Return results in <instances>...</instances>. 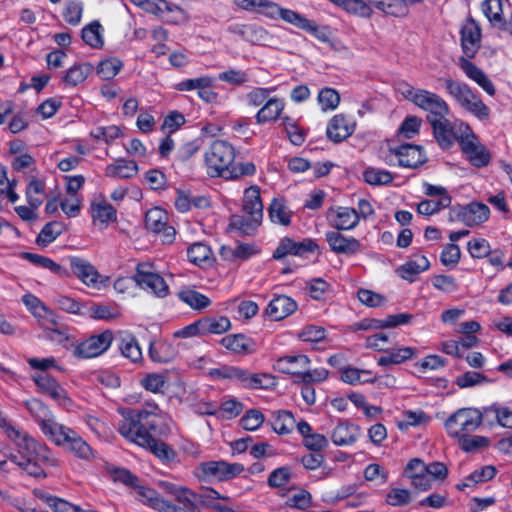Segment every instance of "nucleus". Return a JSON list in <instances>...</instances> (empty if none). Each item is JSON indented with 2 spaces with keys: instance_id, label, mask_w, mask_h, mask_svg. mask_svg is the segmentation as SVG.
I'll use <instances>...</instances> for the list:
<instances>
[{
  "instance_id": "obj_64",
  "label": "nucleus",
  "mask_w": 512,
  "mask_h": 512,
  "mask_svg": "<svg viewBox=\"0 0 512 512\" xmlns=\"http://www.w3.org/2000/svg\"><path fill=\"white\" fill-rule=\"evenodd\" d=\"M211 249L206 244L196 242L187 249V258L194 265L202 266L203 263L209 261Z\"/></svg>"
},
{
  "instance_id": "obj_9",
  "label": "nucleus",
  "mask_w": 512,
  "mask_h": 512,
  "mask_svg": "<svg viewBox=\"0 0 512 512\" xmlns=\"http://www.w3.org/2000/svg\"><path fill=\"white\" fill-rule=\"evenodd\" d=\"M122 419L118 423V432L123 437L126 435L125 429L131 428L132 433L148 431L145 421H150L151 416L159 418L160 423L167 424L158 404L154 401H147L142 409L123 408L120 410Z\"/></svg>"
},
{
  "instance_id": "obj_21",
  "label": "nucleus",
  "mask_w": 512,
  "mask_h": 512,
  "mask_svg": "<svg viewBox=\"0 0 512 512\" xmlns=\"http://www.w3.org/2000/svg\"><path fill=\"white\" fill-rule=\"evenodd\" d=\"M60 373L34 375V384L40 393L49 396L51 399L63 406L72 404L67 391L59 384Z\"/></svg>"
},
{
  "instance_id": "obj_61",
  "label": "nucleus",
  "mask_w": 512,
  "mask_h": 512,
  "mask_svg": "<svg viewBox=\"0 0 512 512\" xmlns=\"http://www.w3.org/2000/svg\"><path fill=\"white\" fill-rule=\"evenodd\" d=\"M363 179L372 186L388 185L392 183L393 175L387 170L368 167L363 172Z\"/></svg>"
},
{
  "instance_id": "obj_11",
  "label": "nucleus",
  "mask_w": 512,
  "mask_h": 512,
  "mask_svg": "<svg viewBox=\"0 0 512 512\" xmlns=\"http://www.w3.org/2000/svg\"><path fill=\"white\" fill-rule=\"evenodd\" d=\"M480 414L476 407H463L453 412L444 422V428L451 438L475 432L480 427Z\"/></svg>"
},
{
  "instance_id": "obj_63",
  "label": "nucleus",
  "mask_w": 512,
  "mask_h": 512,
  "mask_svg": "<svg viewBox=\"0 0 512 512\" xmlns=\"http://www.w3.org/2000/svg\"><path fill=\"white\" fill-rule=\"evenodd\" d=\"M64 372L65 368L60 365L54 356L45 358L34 357V375Z\"/></svg>"
},
{
  "instance_id": "obj_20",
  "label": "nucleus",
  "mask_w": 512,
  "mask_h": 512,
  "mask_svg": "<svg viewBox=\"0 0 512 512\" xmlns=\"http://www.w3.org/2000/svg\"><path fill=\"white\" fill-rule=\"evenodd\" d=\"M319 249L315 239L304 238L301 241H295L293 238L285 236L280 239L275 248L272 258L274 260H282L288 255L304 257L313 254Z\"/></svg>"
},
{
  "instance_id": "obj_49",
  "label": "nucleus",
  "mask_w": 512,
  "mask_h": 512,
  "mask_svg": "<svg viewBox=\"0 0 512 512\" xmlns=\"http://www.w3.org/2000/svg\"><path fill=\"white\" fill-rule=\"evenodd\" d=\"M65 231V225L61 221H50L46 223L43 228L38 233L35 243L41 247L45 248L54 242L58 236H60Z\"/></svg>"
},
{
  "instance_id": "obj_31",
  "label": "nucleus",
  "mask_w": 512,
  "mask_h": 512,
  "mask_svg": "<svg viewBox=\"0 0 512 512\" xmlns=\"http://www.w3.org/2000/svg\"><path fill=\"white\" fill-rule=\"evenodd\" d=\"M426 464L420 458H412L404 469V475L411 480V485L419 491L431 489L430 476Z\"/></svg>"
},
{
  "instance_id": "obj_36",
  "label": "nucleus",
  "mask_w": 512,
  "mask_h": 512,
  "mask_svg": "<svg viewBox=\"0 0 512 512\" xmlns=\"http://www.w3.org/2000/svg\"><path fill=\"white\" fill-rule=\"evenodd\" d=\"M90 213L95 224L103 225L106 228L111 222L117 220L116 208L108 203L102 196L95 198L90 204Z\"/></svg>"
},
{
  "instance_id": "obj_2",
  "label": "nucleus",
  "mask_w": 512,
  "mask_h": 512,
  "mask_svg": "<svg viewBox=\"0 0 512 512\" xmlns=\"http://www.w3.org/2000/svg\"><path fill=\"white\" fill-rule=\"evenodd\" d=\"M263 209L260 187L252 185L246 188L242 198V211L245 215H231L229 229L239 231L243 235H254L262 223Z\"/></svg>"
},
{
  "instance_id": "obj_3",
  "label": "nucleus",
  "mask_w": 512,
  "mask_h": 512,
  "mask_svg": "<svg viewBox=\"0 0 512 512\" xmlns=\"http://www.w3.org/2000/svg\"><path fill=\"white\" fill-rule=\"evenodd\" d=\"M257 14H260L271 20L281 19L298 29H301L320 42L326 43L329 41V29L326 26H319L316 22L309 20L304 15L289 8H284L278 3L271 0H261L259 3Z\"/></svg>"
},
{
  "instance_id": "obj_6",
  "label": "nucleus",
  "mask_w": 512,
  "mask_h": 512,
  "mask_svg": "<svg viewBox=\"0 0 512 512\" xmlns=\"http://www.w3.org/2000/svg\"><path fill=\"white\" fill-rule=\"evenodd\" d=\"M441 81L445 85L446 92L462 108L481 121H486L490 118V108L472 91L468 84L452 78H443Z\"/></svg>"
},
{
  "instance_id": "obj_29",
  "label": "nucleus",
  "mask_w": 512,
  "mask_h": 512,
  "mask_svg": "<svg viewBox=\"0 0 512 512\" xmlns=\"http://www.w3.org/2000/svg\"><path fill=\"white\" fill-rule=\"evenodd\" d=\"M298 309L297 302L287 295H275L268 303L264 313L272 321H281Z\"/></svg>"
},
{
  "instance_id": "obj_39",
  "label": "nucleus",
  "mask_w": 512,
  "mask_h": 512,
  "mask_svg": "<svg viewBox=\"0 0 512 512\" xmlns=\"http://www.w3.org/2000/svg\"><path fill=\"white\" fill-rule=\"evenodd\" d=\"M148 355L154 363H169L177 356L173 344L163 339H153L149 342Z\"/></svg>"
},
{
  "instance_id": "obj_57",
  "label": "nucleus",
  "mask_w": 512,
  "mask_h": 512,
  "mask_svg": "<svg viewBox=\"0 0 512 512\" xmlns=\"http://www.w3.org/2000/svg\"><path fill=\"white\" fill-rule=\"evenodd\" d=\"M451 196L438 198V200L424 199L417 204L416 211L420 215L431 216L445 208L451 207Z\"/></svg>"
},
{
  "instance_id": "obj_32",
  "label": "nucleus",
  "mask_w": 512,
  "mask_h": 512,
  "mask_svg": "<svg viewBox=\"0 0 512 512\" xmlns=\"http://www.w3.org/2000/svg\"><path fill=\"white\" fill-rule=\"evenodd\" d=\"M310 363L311 361L307 355H287L276 361V368L283 374L291 375L293 383H295V380H299V376L304 369L310 367Z\"/></svg>"
},
{
  "instance_id": "obj_52",
  "label": "nucleus",
  "mask_w": 512,
  "mask_h": 512,
  "mask_svg": "<svg viewBox=\"0 0 512 512\" xmlns=\"http://www.w3.org/2000/svg\"><path fill=\"white\" fill-rule=\"evenodd\" d=\"M295 424L296 421L291 411L278 410L273 413L271 427L278 435L290 434L293 431Z\"/></svg>"
},
{
  "instance_id": "obj_15",
  "label": "nucleus",
  "mask_w": 512,
  "mask_h": 512,
  "mask_svg": "<svg viewBox=\"0 0 512 512\" xmlns=\"http://www.w3.org/2000/svg\"><path fill=\"white\" fill-rule=\"evenodd\" d=\"M0 427L19 448L17 453L11 455L10 460L23 470H27L32 459V453L30 451L31 439L29 435L22 433L18 428L13 426L8 419L3 416L1 411Z\"/></svg>"
},
{
  "instance_id": "obj_59",
  "label": "nucleus",
  "mask_w": 512,
  "mask_h": 512,
  "mask_svg": "<svg viewBox=\"0 0 512 512\" xmlns=\"http://www.w3.org/2000/svg\"><path fill=\"white\" fill-rule=\"evenodd\" d=\"M293 472L290 466H281L271 471L267 478L270 488L284 489L289 484Z\"/></svg>"
},
{
  "instance_id": "obj_17",
  "label": "nucleus",
  "mask_w": 512,
  "mask_h": 512,
  "mask_svg": "<svg viewBox=\"0 0 512 512\" xmlns=\"http://www.w3.org/2000/svg\"><path fill=\"white\" fill-rule=\"evenodd\" d=\"M145 228L148 232L158 235L162 243L171 244L175 240V228L169 225L168 212L155 206L150 208L145 214Z\"/></svg>"
},
{
  "instance_id": "obj_33",
  "label": "nucleus",
  "mask_w": 512,
  "mask_h": 512,
  "mask_svg": "<svg viewBox=\"0 0 512 512\" xmlns=\"http://www.w3.org/2000/svg\"><path fill=\"white\" fill-rule=\"evenodd\" d=\"M471 58L460 57L458 64L465 75L476 82L488 95L494 96L496 89L486 73L470 61Z\"/></svg>"
},
{
  "instance_id": "obj_45",
  "label": "nucleus",
  "mask_w": 512,
  "mask_h": 512,
  "mask_svg": "<svg viewBox=\"0 0 512 512\" xmlns=\"http://www.w3.org/2000/svg\"><path fill=\"white\" fill-rule=\"evenodd\" d=\"M220 344L236 354L247 355L253 352L254 340L242 333L230 334L220 340Z\"/></svg>"
},
{
  "instance_id": "obj_44",
  "label": "nucleus",
  "mask_w": 512,
  "mask_h": 512,
  "mask_svg": "<svg viewBox=\"0 0 512 512\" xmlns=\"http://www.w3.org/2000/svg\"><path fill=\"white\" fill-rule=\"evenodd\" d=\"M430 261L425 255H421L419 261L408 260L396 269L397 275L410 283L416 281L417 276L430 269Z\"/></svg>"
},
{
  "instance_id": "obj_35",
  "label": "nucleus",
  "mask_w": 512,
  "mask_h": 512,
  "mask_svg": "<svg viewBox=\"0 0 512 512\" xmlns=\"http://www.w3.org/2000/svg\"><path fill=\"white\" fill-rule=\"evenodd\" d=\"M285 109V101L283 98L273 96L263 104L255 115V121L258 125L274 123L281 118Z\"/></svg>"
},
{
  "instance_id": "obj_7",
  "label": "nucleus",
  "mask_w": 512,
  "mask_h": 512,
  "mask_svg": "<svg viewBox=\"0 0 512 512\" xmlns=\"http://www.w3.org/2000/svg\"><path fill=\"white\" fill-rule=\"evenodd\" d=\"M235 157L236 150L231 143L221 139L212 141L204 154L206 173L211 178H224Z\"/></svg>"
},
{
  "instance_id": "obj_23",
  "label": "nucleus",
  "mask_w": 512,
  "mask_h": 512,
  "mask_svg": "<svg viewBox=\"0 0 512 512\" xmlns=\"http://www.w3.org/2000/svg\"><path fill=\"white\" fill-rule=\"evenodd\" d=\"M481 27L471 16L467 17L460 29L462 57L474 58L481 46Z\"/></svg>"
},
{
  "instance_id": "obj_42",
  "label": "nucleus",
  "mask_w": 512,
  "mask_h": 512,
  "mask_svg": "<svg viewBox=\"0 0 512 512\" xmlns=\"http://www.w3.org/2000/svg\"><path fill=\"white\" fill-rule=\"evenodd\" d=\"M94 66L90 62L75 63L61 77L65 87L74 88L83 83L92 73Z\"/></svg>"
},
{
  "instance_id": "obj_25",
  "label": "nucleus",
  "mask_w": 512,
  "mask_h": 512,
  "mask_svg": "<svg viewBox=\"0 0 512 512\" xmlns=\"http://www.w3.org/2000/svg\"><path fill=\"white\" fill-rule=\"evenodd\" d=\"M82 512L80 506L53 496L41 489H34V512Z\"/></svg>"
},
{
  "instance_id": "obj_60",
  "label": "nucleus",
  "mask_w": 512,
  "mask_h": 512,
  "mask_svg": "<svg viewBox=\"0 0 512 512\" xmlns=\"http://www.w3.org/2000/svg\"><path fill=\"white\" fill-rule=\"evenodd\" d=\"M86 314L95 320H112L120 316V312L116 307L108 304H92L86 306Z\"/></svg>"
},
{
  "instance_id": "obj_26",
  "label": "nucleus",
  "mask_w": 512,
  "mask_h": 512,
  "mask_svg": "<svg viewBox=\"0 0 512 512\" xmlns=\"http://www.w3.org/2000/svg\"><path fill=\"white\" fill-rule=\"evenodd\" d=\"M325 240L330 250L338 255L354 256L362 251V244L357 238L346 236L341 231H327Z\"/></svg>"
},
{
  "instance_id": "obj_43",
  "label": "nucleus",
  "mask_w": 512,
  "mask_h": 512,
  "mask_svg": "<svg viewBox=\"0 0 512 512\" xmlns=\"http://www.w3.org/2000/svg\"><path fill=\"white\" fill-rule=\"evenodd\" d=\"M267 212L270 221L274 224L289 226L292 222L293 212L289 209L283 197L273 198Z\"/></svg>"
},
{
  "instance_id": "obj_51",
  "label": "nucleus",
  "mask_w": 512,
  "mask_h": 512,
  "mask_svg": "<svg viewBox=\"0 0 512 512\" xmlns=\"http://www.w3.org/2000/svg\"><path fill=\"white\" fill-rule=\"evenodd\" d=\"M118 348L121 355L133 363H140L143 360L142 349L138 340L133 334H127L120 339Z\"/></svg>"
},
{
  "instance_id": "obj_50",
  "label": "nucleus",
  "mask_w": 512,
  "mask_h": 512,
  "mask_svg": "<svg viewBox=\"0 0 512 512\" xmlns=\"http://www.w3.org/2000/svg\"><path fill=\"white\" fill-rule=\"evenodd\" d=\"M63 447H66L77 458L83 460L93 458L92 448L75 430H73V434L69 433Z\"/></svg>"
},
{
  "instance_id": "obj_40",
  "label": "nucleus",
  "mask_w": 512,
  "mask_h": 512,
  "mask_svg": "<svg viewBox=\"0 0 512 512\" xmlns=\"http://www.w3.org/2000/svg\"><path fill=\"white\" fill-rule=\"evenodd\" d=\"M175 501L177 504L166 500L163 512H201L197 505V493L187 487L184 488Z\"/></svg>"
},
{
  "instance_id": "obj_1",
  "label": "nucleus",
  "mask_w": 512,
  "mask_h": 512,
  "mask_svg": "<svg viewBox=\"0 0 512 512\" xmlns=\"http://www.w3.org/2000/svg\"><path fill=\"white\" fill-rule=\"evenodd\" d=\"M145 423L148 426V431L137 430L132 433L131 428L128 427L123 438L152 453L163 465L173 467L174 464L179 463L177 452L173 447L159 439L169 433L168 425L160 423L159 418L154 416H151L150 421L146 420Z\"/></svg>"
},
{
  "instance_id": "obj_4",
  "label": "nucleus",
  "mask_w": 512,
  "mask_h": 512,
  "mask_svg": "<svg viewBox=\"0 0 512 512\" xmlns=\"http://www.w3.org/2000/svg\"><path fill=\"white\" fill-rule=\"evenodd\" d=\"M211 376L236 381L242 388L249 390H272L277 386L276 377L270 373H251L248 369L237 366L223 365L214 368Z\"/></svg>"
},
{
  "instance_id": "obj_38",
  "label": "nucleus",
  "mask_w": 512,
  "mask_h": 512,
  "mask_svg": "<svg viewBox=\"0 0 512 512\" xmlns=\"http://www.w3.org/2000/svg\"><path fill=\"white\" fill-rule=\"evenodd\" d=\"M360 433L359 425L348 421L340 422L333 429L331 440L336 446H349L357 441Z\"/></svg>"
},
{
  "instance_id": "obj_18",
  "label": "nucleus",
  "mask_w": 512,
  "mask_h": 512,
  "mask_svg": "<svg viewBox=\"0 0 512 512\" xmlns=\"http://www.w3.org/2000/svg\"><path fill=\"white\" fill-rule=\"evenodd\" d=\"M113 333L111 330H104L99 334L91 335L75 346L74 356L81 359H88L100 356L106 352L112 342Z\"/></svg>"
},
{
  "instance_id": "obj_58",
  "label": "nucleus",
  "mask_w": 512,
  "mask_h": 512,
  "mask_svg": "<svg viewBox=\"0 0 512 512\" xmlns=\"http://www.w3.org/2000/svg\"><path fill=\"white\" fill-rule=\"evenodd\" d=\"M228 31L237 34L247 40L254 41V39L262 38L267 34V30L256 24H235L228 27Z\"/></svg>"
},
{
  "instance_id": "obj_14",
  "label": "nucleus",
  "mask_w": 512,
  "mask_h": 512,
  "mask_svg": "<svg viewBox=\"0 0 512 512\" xmlns=\"http://www.w3.org/2000/svg\"><path fill=\"white\" fill-rule=\"evenodd\" d=\"M0 427L19 448L17 453L11 455L10 460L23 470H27L32 459V453L30 451L31 439L29 435L22 433L18 428L13 426L8 419L3 416L1 411Z\"/></svg>"
},
{
  "instance_id": "obj_47",
  "label": "nucleus",
  "mask_w": 512,
  "mask_h": 512,
  "mask_svg": "<svg viewBox=\"0 0 512 512\" xmlns=\"http://www.w3.org/2000/svg\"><path fill=\"white\" fill-rule=\"evenodd\" d=\"M133 489H135L136 496L139 501L160 512L164 511L166 500L155 489L139 485V482L137 483V486L133 487Z\"/></svg>"
},
{
  "instance_id": "obj_12",
  "label": "nucleus",
  "mask_w": 512,
  "mask_h": 512,
  "mask_svg": "<svg viewBox=\"0 0 512 512\" xmlns=\"http://www.w3.org/2000/svg\"><path fill=\"white\" fill-rule=\"evenodd\" d=\"M133 279L140 289L158 298H165L170 293L168 284L164 278L154 270V265L150 262L138 263Z\"/></svg>"
},
{
  "instance_id": "obj_8",
  "label": "nucleus",
  "mask_w": 512,
  "mask_h": 512,
  "mask_svg": "<svg viewBox=\"0 0 512 512\" xmlns=\"http://www.w3.org/2000/svg\"><path fill=\"white\" fill-rule=\"evenodd\" d=\"M34 318L43 330L42 333L37 334L38 338H44L65 347L68 344L73 345V338L68 330L59 327L55 313L36 296H34Z\"/></svg>"
},
{
  "instance_id": "obj_10",
  "label": "nucleus",
  "mask_w": 512,
  "mask_h": 512,
  "mask_svg": "<svg viewBox=\"0 0 512 512\" xmlns=\"http://www.w3.org/2000/svg\"><path fill=\"white\" fill-rule=\"evenodd\" d=\"M34 411L37 412L34 420L45 437L57 446H64L69 433L73 434V429L58 423L53 413L40 400L34 399Z\"/></svg>"
},
{
  "instance_id": "obj_28",
  "label": "nucleus",
  "mask_w": 512,
  "mask_h": 512,
  "mask_svg": "<svg viewBox=\"0 0 512 512\" xmlns=\"http://www.w3.org/2000/svg\"><path fill=\"white\" fill-rule=\"evenodd\" d=\"M356 123L343 113L334 115L327 124V138L334 143H340L350 137L355 131Z\"/></svg>"
},
{
  "instance_id": "obj_48",
  "label": "nucleus",
  "mask_w": 512,
  "mask_h": 512,
  "mask_svg": "<svg viewBox=\"0 0 512 512\" xmlns=\"http://www.w3.org/2000/svg\"><path fill=\"white\" fill-rule=\"evenodd\" d=\"M417 350L413 347H400L386 351V355L378 358L377 364L386 367L392 364H401L416 356Z\"/></svg>"
},
{
  "instance_id": "obj_5",
  "label": "nucleus",
  "mask_w": 512,
  "mask_h": 512,
  "mask_svg": "<svg viewBox=\"0 0 512 512\" xmlns=\"http://www.w3.org/2000/svg\"><path fill=\"white\" fill-rule=\"evenodd\" d=\"M401 86L404 98L427 112V122L437 118L443 119L444 116L449 115V105L440 95L426 89L414 88L408 83H403Z\"/></svg>"
},
{
  "instance_id": "obj_13",
  "label": "nucleus",
  "mask_w": 512,
  "mask_h": 512,
  "mask_svg": "<svg viewBox=\"0 0 512 512\" xmlns=\"http://www.w3.org/2000/svg\"><path fill=\"white\" fill-rule=\"evenodd\" d=\"M244 470V465L241 463L211 460L201 462L196 467L195 475L202 480H217L223 482L237 477Z\"/></svg>"
},
{
  "instance_id": "obj_24",
  "label": "nucleus",
  "mask_w": 512,
  "mask_h": 512,
  "mask_svg": "<svg viewBox=\"0 0 512 512\" xmlns=\"http://www.w3.org/2000/svg\"><path fill=\"white\" fill-rule=\"evenodd\" d=\"M330 227L337 231H351L359 224L357 210L347 206H332L326 212Z\"/></svg>"
},
{
  "instance_id": "obj_22",
  "label": "nucleus",
  "mask_w": 512,
  "mask_h": 512,
  "mask_svg": "<svg viewBox=\"0 0 512 512\" xmlns=\"http://www.w3.org/2000/svg\"><path fill=\"white\" fill-rule=\"evenodd\" d=\"M391 155L397 159L400 167L417 169L427 162L426 153L421 145L405 143L390 148Z\"/></svg>"
},
{
  "instance_id": "obj_16",
  "label": "nucleus",
  "mask_w": 512,
  "mask_h": 512,
  "mask_svg": "<svg viewBox=\"0 0 512 512\" xmlns=\"http://www.w3.org/2000/svg\"><path fill=\"white\" fill-rule=\"evenodd\" d=\"M490 209L482 202H470L467 205L456 204L449 209V221L461 222L468 227L478 226L489 219Z\"/></svg>"
},
{
  "instance_id": "obj_30",
  "label": "nucleus",
  "mask_w": 512,
  "mask_h": 512,
  "mask_svg": "<svg viewBox=\"0 0 512 512\" xmlns=\"http://www.w3.org/2000/svg\"><path fill=\"white\" fill-rule=\"evenodd\" d=\"M376 10L386 16L404 18L408 16L410 6L420 4L424 0H367Z\"/></svg>"
},
{
  "instance_id": "obj_62",
  "label": "nucleus",
  "mask_w": 512,
  "mask_h": 512,
  "mask_svg": "<svg viewBox=\"0 0 512 512\" xmlns=\"http://www.w3.org/2000/svg\"><path fill=\"white\" fill-rule=\"evenodd\" d=\"M123 63L120 59L112 57L99 62L96 73L104 80L114 78L122 69Z\"/></svg>"
},
{
  "instance_id": "obj_56",
  "label": "nucleus",
  "mask_w": 512,
  "mask_h": 512,
  "mask_svg": "<svg viewBox=\"0 0 512 512\" xmlns=\"http://www.w3.org/2000/svg\"><path fill=\"white\" fill-rule=\"evenodd\" d=\"M101 28L102 26L97 20L85 25L81 30V38L84 43L95 49L101 48L104 44Z\"/></svg>"
},
{
  "instance_id": "obj_55",
  "label": "nucleus",
  "mask_w": 512,
  "mask_h": 512,
  "mask_svg": "<svg viewBox=\"0 0 512 512\" xmlns=\"http://www.w3.org/2000/svg\"><path fill=\"white\" fill-rule=\"evenodd\" d=\"M178 298L192 309L202 310L211 305V300L194 289H183L178 292Z\"/></svg>"
},
{
  "instance_id": "obj_34",
  "label": "nucleus",
  "mask_w": 512,
  "mask_h": 512,
  "mask_svg": "<svg viewBox=\"0 0 512 512\" xmlns=\"http://www.w3.org/2000/svg\"><path fill=\"white\" fill-rule=\"evenodd\" d=\"M69 262L73 274L81 282L90 287H97L100 274L94 265L77 256L70 257Z\"/></svg>"
},
{
  "instance_id": "obj_41",
  "label": "nucleus",
  "mask_w": 512,
  "mask_h": 512,
  "mask_svg": "<svg viewBox=\"0 0 512 512\" xmlns=\"http://www.w3.org/2000/svg\"><path fill=\"white\" fill-rule=\"evenodd\" d=\"M138 171L135 160L118 158L106 166L105 176L113 179H131L137 175Z\"/></svg>"
},
{
  "instance_id": "obj_54",
  "label": "nucleus",
  "mask_w": 512,
  "mask_h": 512,
  "mask_svg": "<svg viewBox=\"0 0 512 512\" xmlns=\"http://www.w3.org/2000/svg\"><path fill=\"white\" fill-rule=\"evenodd\" d=\"M202 335L223 334L231 328V321L226 316L201 318Z\"/></svg>"
},
{
  "instance_id": "obj_46",
  "label": "nucleus",
  "mask_w": 512,
  "mask_h": 512,
  "mask_svg": "<svg viewBox=\"0 0 512 512\" xmlns=\"http://www.w3.org/2000/svg\"><path fill=\"white\" fill-rule=\"evenodd\" d=\"M498 470L494 465H485L472 471L461 483L456 485L457 490L463 491L467 487H475L477 484L492 480Z\"/></svg>"
},
{
  "instance_id": "obj_27",
  "label": "nucleus",
  "mask_w": 512,
  "mask_h": 512,
  "mask_svg": "<svg viewBox=\"0 0 512 512\" xmlns=\"http://www.w3.org/2000/svg\"><path fill=\"white\" fill-rule=\"evenodd\" d=\"M57 466L53 452L45 444L34 441V479L47 477Z\"/></svg>"
},
{
  "instance_id": "obj_53",
  "label": "nucleus",
  "mask_w": 512,
  "mask_h": 512,
  "mask_svg": "<svg viewBox=\"0 0 512 512\" xmlns=\"http://www.w3.org/2000/svg\"><path fill=\"white\" fill-rule=\"evenodd\" d=\"M459 448L465 453H473L489 446L490 441L486 436L465 434L455 438Z\"/></svg>"
},
{
  "instance_id": "obj_37",
  "label": "nucleus",
  "mask_w": 512,
  "mask_h": 512,
  "mask_svg": "<svg viewBox=\"0 0 512 512\" xmlns=\"http://www.w3.org/2000/svg\"><path fill=\"white\" fill-rule=\"evenodd\" d=\"M428 123L432 127L434 138L440 148L444 150L451 148L457 137L447 116H444L443 119H434Z\"/></svg>"
},
{
  "instance_id": "obj_19",
  "label": "nucleus",
  "mask_w": 512,
  "mask_h": 512,
  "mask_svg": "<svg viewBox=\"0 0 512 512\" xmlns=\"http://www.w3.org/2000/svg\"><path fill=\"white\" fill-rule=\"evenodd\" d=\"M467 129L470 131V134L462 135L458 138L461 151L472 166L476 168L487 166L491 161L489 150L478 142L477 136L472 132L469 126H467Z\"/></svg>"
}]
</instances>
